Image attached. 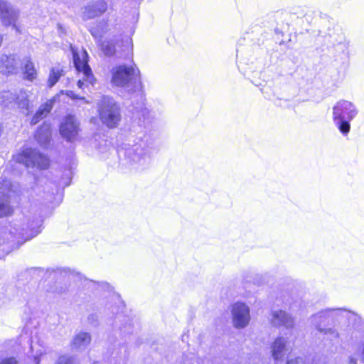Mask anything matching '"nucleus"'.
<instances>
[{"label": "nucleus", "mask_w": 364, "mask_h": 364, "mask_svg": "<svg viewBox=\"0 0 364 364\" xmlns=\"http://www.w3.org/2000/svg\"><path fill=\"white\" fill-rule=\"evenodd\" d=\"M42 220L36 218L31 220L27 217H23L19 220H14L8 228L7 239L16 241L18 243H23L25 241L32 239L41 231Z\"/></svg>", "instance_id": "1"}, {"label": "nucleus", "mask_w": 364, "mask_h": 364, "mask_svg": "<svg viewBox=\"0 0 364 364\" xmlns=\"http://www.w3.org/2000/svg\"><path fill=\"white\" fill-rule=\"evenodd\" d=\"M111 82L116 87H126L132 91L140 90L142 87L140 71L135 64L122 65L114 67L112 70Z\"/></svg>", "instance_id": "2"}, {"label": "nucleus", "mask_w": 364, "mask_h": 364, "mask_svg": "<svg viewBox=\"0 0 364 364\" xmlns=\"http://www.w3.org/2000/svg\"><path fill=\"white\" fill-rule=\"evenodd\" d=\"M356 106L350 101L340 100L333 107V119L339 131L346 135L350 129V122L358 114Z\"/></svg>", "instance_id": "3"}, {"label": "nucleus", "mask_w": 364, "mask_h": 364, "mask_svg": "<svg viewBox=\"0 0 364 364\" xmlns=\"http://www.w3.org/2000/svg\"><path fill=\"white\" fill-rule=\"evenodd\" d=\"M151 147L146 141L135 144L125 151V156L130 165L136 170H144L151 162Z\"/></svg>", "instance_id": "4"}, {"label": "nucleus", "mask_w": 364, "mask_h": 364, "mask_svg": "<svg viewBox=\"0 0 364 364\" xmlns=\"http://www.w3.org/2000/svg\"><path fill=\"white\" fill-rule=\"evenodd\" d=\"M13 160L27 168L46 169L49 166V160L36 149L24 148L13 156Z\"/></svg>", "instance_id": "5"}, {"label": "nucleus", "mask_w": 364, "mask_h": 364, "mask_svg": "<svg viewBox=\"0 0 364 364\" xmlns=\"http://www.w3.org/2000/svg\"><path fill=\"white\" fill-rule=\"evenodd\" d=\"M100 117L108 127H115L120 121L119 107L113 99L103 97L99 105Z\"/></svg>", "instance_id": "6"}, {"label": "nucleus", "mask_w": 364, "mask_h": 364, "mask_svg": "<svg viewBox=\"0 0 364 364\" xmlns=\"http://www.w3.org/2000/svg\"><path fill=\"white\" fill-rule=\"evenodd\" d=\"M232 323L237 329L247 327L250 321V307L244 302H235L230 308Z\"/></svg>", "instance_id": "7"}, {"label": "nucleus", "mask_w": 364, "mask_h": 364, "mask_svg": "<svg viewBox=\"0 0 364 364\" xmlns=\"http://www.w3.org/2000/svg\"><path fill=\"white\" fill-rule=\"evenodd\" d=\"M88 55L85 50L82 52L81 57L73 52V60L76 70L82 73V79H80L77 82V86L79 88H82L84 85L87 86V84H92L93 75L92 74L91 69L87 64Z\"/></svg>", "instance_id": "8"}, {"label": "nucleus", "mask_w": 364, "mask_h": 364, "mask_svg": "<svg viewBox=\"0 0 364 364\" xmlns=\"http://www.w3.org/2000/svg\"><path fill=\"white\" fill-rule=\"evenodd\" d=\"M80 122L73 115H67L60 126V133L68 141L74 142L80 137Z\"/></svg>", "instance_id": "9"}, {"label": "nucleus", "mask_w": 364, "mask_h": 364, "mask_svg": "<svg viewBox=\"0 0 364 364\" xmlns=\"http://www.w3.org/2000/svg\"><path fill=\"white\" fill-rule=\"evenodd\" d=\"M19 17V11L10 2L0 0V20L3 26H11L16 31H19L17 21Z\"/></svg>", "instance_id": "10"}, {"label": "nucleus", "mask_w": 364, "mask_h": 364, "mask_svg": "<svg viewBox=\"0 0 364 364\" xmlns=\"http://www.w3.org/2000/svg\"><path fill=\"white\" fill-rule=\"evenodd\" d=\"M107 9V2L104 0L90 2L83 12L85 19H90L103 14Z\"/></svg>", "instance_id": "11"}, {"label": "nucleus", "mask_w": 364, "mask_h": 364, "mask_svg": "<svg viewBox=\"0 0 364 364\" xmlns=\"http://www.w3.org/2000/svg\"><path fill=\"white\" fill-rule=\"evenodd\" d=\"M60 95H55L53 98L47 100L45 103L42 104L34 116L33 117L31 123L36 124L40 120L45 118L52 110L54 104L58 100Z\"/></svg>", "instance_id": "12"}, {"label": "nucleus", "mask_w": 364, "mask_h": 364, "mask_svg": "<svg viewBox=\"0 0 364 364\" xmlns=\"http://www.w3.org/2000/svg\"><path fill=\"white\" fill-rule=\"evenodd\" d=\"M326 316V313H321L320 314H315L312 316V323L315 326L316 329L320 333L326 336L327 338L330 340H336L340 338V333L337 331L336 329L332 328H325L322 327L321 324L319 323L318 319L322 317Z\"/></svg>", "instance_id": "13"}, {"label": "nucleus", "mask_w": 364, "mask_h": 364, "mask_svg": "<svg viewBox=\"0 0 364 364\" xmlns=\"http://www.w3.org/2000/svg\"><path fill=\"white\" fill-rule=\"evenodd\" d=\"M272 323L274 326H283L287 328H291L294 325L293 318L287 312L282 310H277L272 312Z\"/></svg>", "instance_id": "14"}, {"label": "nucleus", "mask_w": 364, "mask_h": 364, "mask_svg": "<svg viewBox=\"0 0 364 364\" xmlns=\"http://www.w3.org/2000/svg\"><path fill=\"white\" fill-rule=\"evenodd\" d=\"M287 351V341L283 337L277 338L271 346L272 355L275 361L282 360Z\"/></svg>", "instance_id": "15"}, {"label": "nucleus", "mask_w": 364, "mask_h": 364, "mask_svg": "<svg viewBox=\"0 0 364 364\" xmlns=\"http://www.w3.org/2000/svg\"><path fill=\"white\" fill-rule=\"evenodd\" d=\"M90 342V335L88 333L80 332L73 337L70 347L73 350L82 351L87 348Z\"/></svg>", "instance_id": "16"}, {"label": "nucleus", "mask_w": 364, "mask_h": 364, "mask_svg": "<svg viewBox=\"0 0 364 364\" xmlns=\"http://www.w3.org/2000/svg\"><path fill=\"white\" fill-rule=\"evenodd\" d=\"M17 70V63L13 55H1L0 57V73L10 75Z\"/></svg>", "instance_id": "17"}, {"label": "nucleus", "mask_w": 364, "mask_h": 364, "mask_svg": "<svg viewBox=\"0 0 364 364\" xmlns=\"http://www.w3.org/2000/svg\"><path fill=\"white\" fill-rule=\"evenodd\" d=\"M31 95V91L25 90H20L16 92L15 105H16L19 109L26 111L27 114L32 107V103L30 100Z\"/></svg>", "instance_id": "18"}, {"label": "nucleus", "mask_w": 364, "mask_h": 364, "mask_svg": "<svg viewBox=\"0 0 364 364\" xmlns=\"http://www.w3.org/2000/svg\"><path fill=\"white\" fill-rule=\"evenodd\" d=\"M23 70L24 78L33 81L37 77V70L34 64L29 58H25L23 61Z\"/></svg>", "instance_id": "19"}, {"label": "nucleus", "mask_w": 364, "mask_h": 364, "mask_svg": "<svg viewBox=\"0 0 364 364\" xmlns=\"http://www.w3.org/2000/svg\"><path fill=\"white\" fill-rule=\"evenodd\" d=\"M50 126L45 124L36 132L35 137L41 146H46L50 141Z\"/></svg>", "instance_id": "20"}, {"label": "nucleus", "mask_w": 364, "mask_h": 364, "mask_svg": "<svg viewBox=\"0 0 364 364\" xmlns=\"http://www.w3.org/2000/svg\"><path fill=\"white\" fill-rule=\"evenodd\" d=\"M12 213L13 208L10 205L9 196L0 192V218L9 215Z\"/></svg>", "instance_id": "21"}, {"label": "nucleus", "mask_w": 364, "mask_h": 364, "mask_svg": "<svg viewBox=\"0 0 364 364\" xmlns=\"http://www.w3.org/2000/svg\"><path fill=\"white\" fill-rule=\"evenodd\" d=\"M336 311L340 312L345 317L356 316L354 314H352V313H350L349 311H347L346 310H343V309H333V310L328 309V310H324V311H321V312L317 314H320L321 313H326V316H323L321 318H319L318 320L319 323L321 324L322 327H324V323L330 318L331 315L333 314V313L336 312Z\"/></svg>", "instance_id": "22"}, {"label": "nucleus", "mask_w": 364, "mask_h": 364, "mask_svg": "<svg viewBox=\"0 0 364 364\" xmlns=\"http://www.w3.org/2000/svg\"><path fill=\"white\" fill-rule=\"evenodd\" d=\"M63 75V70L59 67L53 68L50 70L48 79V86L49 87H53L59 80L61 76Z\"/></svg>", "instance_id": "23"}, {"label": "nucleus", "mask_w": 364, "mask_h": 364, "mask_svg": "<svg viewBox=\"0 0 364 364\" xmlns=\"http://www.w3.org/2000/svg\"><path fill=\"white\" fill-rule=\"evenodd\" d=\"M16 92L3 91L0 93V101L4 106L15 105Z\"/></svg>", "instance_id": "24"}, {"label": "nucleus", "mask_w": 364, "mask_h": 364, "mask_svg": "<svg viewBox=\"0 0 364 364\" xmlns=\"http://www.w3.org/2000/svg\"><path fill=\"white\" fill-rule=\"evenodd\" d=\"M102 52L105 55L112 56L115 53V46L112 41H105L101 45Z\"/></svg>", "instance_id": "25"}, {"label": "nucleus", "mask_w": 364, "mask_h": 364, "mask_svg": "<svg viewBox=\"0 0 364 364\" xmlns=\"http://www.w3.org/2000/svg\"><path fill=\"white\" fill-rule=\"evenodd\" d=\"M56 364H73V361L71 358L63 355L58 358Z\"/></svg>", "instance_id": "26"}, {"label": "nucleus", "mask_w": 364, "mask_h": 364, "mask_svg": "<svg viewBox=\"0 0 364 364\" xmlns=\"http://www.w3.org/2000/svg\"><path fill=\"white\" fill-rule=\"evenodd\" d=\"M0 364H18V362L15 358L11 357L2 359Z\"/></svg>", "instance_id": "27"}, {"label": "nucleus", "mask_w": 364, "mask_h": 364, "mask_svg": "<svg viewBox=\"0 0 364 364\" xmlns=\"http://www.w3.org/2000/svg\"><path fill=\"white\" fill-rule=\"evenodd\" d=\"M65 95L71 99H79L80 97L73 91H66Z\"/></svg>", "instance_id": "28"}, {"label": "nucleus", "mask_w": 364, "mask_h": 364, "mask_svg": "<svg viewBox=\"0 0 364 364\" xmlns=\"http://www.w3.org/2000/svg\"><path fill=\"white\" fill-rule=\"evenodd\" d=\"M348 364H357V359L353 356H350L348 358Z\"/></svg>", "instance_id": "29"}, {"label": "nucleus", "mask_w": 364, "mask_h": 364, "mask_svg": "<svg viewBox=\"0 0 364 364\" xmlns=\"http://www.w3.org/2000/svg\"><path fill=\"white\" fill-rule=\"evenodd\" d=\"M298 363H299V359L296 358V359H294V360H293V359L289 360L287 361V364H298Z\"/></svg>", "instance_id": "30"}, {"label": "nucleus", "mask_w": 364, "mask_h": 364, "mask_svg": "<svg viewBox=\"0 0 364 364\" xmlns=\"http://www.w3.org/2000/svg\"><path fill=\"white\" fill-rule=\"evenodd\" d=\"M34 361H35L36 364H39L40 358H39L38 355H36L34 356Z\"/></svg>", "instance_id": "31"}, {"label": "nucleus", "mask_w": 364, "mask_h": 364, "mask_svg": "<svg viewBox=\"0 0 364 364\" xmlns=\"http://www.w3.org/2000/svg\"><path fill=\"white\" fill-rule=\"evenodd\" d=\"M100 286L102 287V288H107V289H109V286L107 283H105V282H103L100 284Z\"/></svg>", "instance_id": "32"}, {"label": "nucleus", "mask_w": 364, "mask_h": 364, "mask_svg": "<svg viewBox=\"0 0 364 364\" xmlns=\"http://www.w3.org/2000/svg\"><path fill=\"white\" fill-rule=\"evenodd\" d=\"M3 39H4V36L2 34L0 33V47L1 46Z\"/></svg>", "instance_id": "33"}, {"label": "nucleus", "mask_w": 364, "mask_h": 364, "mask_svg": "<svg viewBox=\"0 0 364 364\" xmlns=\"http://www.w3.org/2000/svg\"><path fill=\"white\" fill-rule=\"evenodd\" d=\"M79 99L85 101V103H87V101H85V99L84 97H80Z\"/></svg>", "instance_id": "34"}]
</instances>
